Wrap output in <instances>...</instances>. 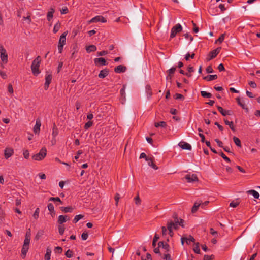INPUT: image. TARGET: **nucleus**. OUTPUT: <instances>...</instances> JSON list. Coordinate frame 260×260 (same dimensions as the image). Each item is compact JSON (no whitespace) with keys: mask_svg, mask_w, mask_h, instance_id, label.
I'll list each match as a JSON object with an SVG mask.
<instances>
[{"mask_svg":"<svg viewBox=\"0 0 260 260\" xmlns=\"http://www.w3.org/2000/svg\"><path fill=\"white\" fill-rule=\"evenodd\" d=\"M180 221H179L178 219L177 220L175 219V222H173L172 221H168L167 223V229L169 231V234L170 237H172L173 235V230H176L178 228V225H180L181 226H183V220L182 219H179Z\"/></svg>","mask_w":260,"mask_h":260,"instance_id":"obj_1","label":"nucleus"},{"mask_svg":"<svg viewBox=\"0 0 260 260\" xmlns=\"http://www.w3.org/2000/svg\"><path fill=\"white\" fill-rule=\"evenodd\" d=\"M41 61V57L38 56L33 61L31 66V69L34 75H38L40 71L39 70V67Z\"/></svg>","mask_w":260,"mask_h":260,"instance_id":"obj_2","label":"nucleus"},{"mask_svg":"<svg viewBox=\"0 0 260 260\" xmlns=\"http://www.w3.org/2000/svg\"><path fill=\"white\" fill-rule=\"evenodd\" d=\"M68 34V31H66L64 32L60 37L58 44V49L59 53H62L63 51V46L66 42V36Z\"/></svg>","mask_w":260,"mask_h":260,"instance_id":"obj_3","label":"nucleus"},{"mask_svg":"<svg viewBox=\"0 0 260 260\" xmlns=\"http://www.w3.org/2000/svg\"><path fill=\"white\" fill-rule=\"evenodd\" d=\"M47 154V149L45 147H43L40 150V152L38 153H37L35 155H34L32 156L33 159L37 161L41 160L43 159Z\"/></svg>","mask_w":260,"mask_h":260,"instance_id":"obj_4","label":"nucleus"},{"mask_svg":"<svg viewBox=\"0 0 260 260\" xmlns=\"http://www.w3.org/2000/svg\"><path fill=\"white\" fill-rule=\"evenodd\" d=\"M182 30V27L181 25L178 23L175 26H174L171 30L170 38H174L177 33L181 32Z\"/></svg>","mask_w":260,"mask_h":260,"instance_id":"obj_5","label":"nucleus"},{"mask_svg":"<svg viewBox=\"0 0 260 260\" xmlns=\"http://www.w3.org/2000/svg\"><path fill=\"white\" fill-rule=\"evenodd\" d=\"M0 53L2 61L4 63H7L8 62V54L6 50L2 46L0 47Z\"/></svg>","mask_w":260,"mask_h":260,"instance_id":"obj_6","label":"nucleus"},{"mask_svg":"<svg viewBox=\"0 0 260 260\" xmlns=\"http://www.w3.org/2000/svg\"><path fill=\"white\" fill-rule=\"evenodd\" d=\"M29 243L24 242L22 248L21 249V256L23 259H24L26 257V253L29 249Z\"/></svg>","mask_w":260,"mask_h":260,"instance_id":"obj_7","label":"nucleus"},{"mask_svg":"<svg viewBox=\"0 0 260 260\" xmlns=\"http://www.w3.org/2000/svg\"><path fill=\"white\" fill-rule=\"evenodd\" d=\"M106 19L103 17L102 16H96L93 18H92L90 21L89 23H96L98 22H101L103 23L106 22Z\"/></svg>","mask_w":260,"mask_h":260,"instance_id":"obj_8","label":"nucleus"},{"mask_svg":"<svg viewBox=\"0 0 260 260\" xmlns=\"http://www.w3.org/2000/svg\"><path fill=\"white\" fill-rule=\"evenodd\" d=\"M185 179L188 182H193L198 181V177L196 174H187L185 176Z\"/></svg>","mask_w":260,"mask_h":260,"instance_id":"obj_9","label":"nucleus"},{"mask_svg":"<svg viewBox=\"0 0 260 260\" xmlns=\"http://www.w3.org/2000/svg\"><path fill=\"white\" fill-rule=\"evenodd\" d=\"M41 122L39 118H37L36 121V124L34 127L33 131L35 134H38L40 131Z\"/></svg>","mask_w":260,"mask_h":260,"instance_id":"obj_10","label":"nucleus"},{"mask_svg":"<svg viewBox=\"0 0 260 260\" xmlns=\"http://www.w3.org/2000/svg\"><path fill=\"white\" fill-rule=\"evenodd\" d=\"M220 49L219 48H217L212 51H211L208 57L207 58L208 60H210L213 58H214L217 54L219 53Z\"/></svg>","mask_w":260,"mask_h":260,"instance_id":"obj_11","label":"nucleus"},{"mask_svg":"<svg viewBox=\"0 0 260 260\" xmlns=\"http://www.w3.org/2000/svg\"><path fill=\"white\" fill-rule=\"evenodd\" d=\"M52 80L51 74H47L45 77V83L44 84V89L47 90L49 84H50Z\"/></svg>","mask_w":260,"mask_h":260,"instance_id":"obj_12","label":"nucleus"},{"mask_svg":"<svg viewBox=\"0 0 260 260\" xmlns=\"http://www.w3.org/2000/svg\"><path fill=\"white\" fill-rule=\"evenodd\" d=\"M94 63L96 66H104L106 64V61L105 58L101 57V58H96L94 59Z\"/></svg>","mask_w":260,"mask_h":260,"instance_id":"obj_13","label":"nucleus"},{"mask_svg":"<svg viewBox=\"0 0 260 260\" xmlns=\"http://www.w3.org/2000/svg\"><path fill=\"white\" fill-rule=\"evenodd\" d=\"M14 153V150L11 148H6L5 149L4 155L6 159H8Z\"/></svg>","mask_w":260,"mask_h":260,"instance_id":"obj_14","label":"nucleus"},{"mask_svg":"<svg viewBox=\"0 0 260 260\" xmlns=\"http://www.w3.org/2000/svg\"><path fill=\"white\" fill-rule=\"evenodd\" d=\"M176 70V67H173L169 70L167 71L168 75L166 77L167 80H171L173 77V74H174L175 71Z\"/></svg>","mask_w":260,"mask_h":260,"instance_id":"obj_15","label":"nucleus"},{"mask_svg":"<svg viewBox=\"0 0 260 260\" xmlns=\"http://www.w3.org/2000/svg\"><path fill=\"white\" fill-rule=\"evenodd\" d=\"M126 70V67L122 65H119L114 68V72L116 73H124Z\"/></svg>","mask_w":260,"mask_h":260,"instance_id":"obj_16","label":"nucleus"},{"mask_svg":"<svg viewBox=\"0 0 260 260\" xmlns=\"http://www.w3.org/2000/svg\"><path fill=\"white\" fill-rule=\"evenodd\" d=\"M217 109L219 112L224 116H225L226 115H231L232 114V112L231 111L224 110L220 106H218Z\"/></svg>","mask_w":260,"mask_h":260,"instance_id":"obj_17","label":"nucleus"},{"mask_svg":"<svg viewBox=\"0 0 260 260\" xmlns=\"http://www.w3.org/2000/svg\"><path fill=\"white\" fill-rule=\"evenodd\" d=\"M179 146L183 149L190 150L191 149V145L186 142H181L179 144Z\"/></svg>","mask_w":260,"mask_h":260,"instance_id":"obj_18","label":"nucleus"},{"mask_svg":"<svg viewBox=\"0 0 260 260\" xmlns=\"http://www.w3.org/2000/svg\"><path fill=\"white\" fill-rule=\"evenodd\" d=\"M109 72V70L108 69L102 70L100 71L98 76L100 78H104L108 75Z\"/></svg>","mask_w":260,"mask_h":260,"instance_id":"obj_19","label":"nucleus"},{"mask_svg":"<svg viewBox=\"0 0 260 260\" xmlns=\"http://www.w3.org/2000/svg\"><path fill=\"white\" fill-rule=\"evenodd\" d=\"M236 101H237L238 104L240 106H241L243 109L247 110V108H246V106L245 105V102L243 100V99H241L240 98H237L236 99Z\"/></svg>","mask_w":260,"mask_h":260,"instance_id":"obj_20","label":"nucleus"},{"mask_svg":"<svg viewBox=\"0 0 260 260\" xmlns=\"http://www.w3.org/2000/svg\"><path fill=\"white\" fill-rule=\"evenodd\" d=\"M55 12V10L53 8L51 7L50 8V11L48 12L47 14V19L48 21H50L53 17V14Z\"/></svg>","mask_w":260,"mask_h":260,"instance_id":"obj_21","label":"nucleus"},{"mask_svg":"<svg viewBox=\"0 0 260 260\" xmlns=\"http://www.w3.org/2000/svg\"><path fill=\"white\" fill-rule=\"evenodd\" d=\"M69 219V218H68V216L66 215H60L58 217V222L61 224Z\"/></svg>","mask_w":260,"mask_h":260,"instance_id":"obj_22","label":"nucleus"},{"mask_svg":"<svg viewBox=\"0 0 260 260\" xmlns=\"http://www.w3.org/2000/svg\"><path fill=\"white\" fill-rule=\"evenodd\" d=\"M240 203V200L239 198H237L235 200L232 201L230 204L231 207L235 208L237 207Z\"/></svg>","mask_w":260,"mask_h":260,"instance_id":"obj_23","label":"nucleus"},{"mask_svg":"<svg viewBox=\"0 0 260 260\" xmlns=\"http://www.w3.org/2000/svg\"><path fill=\"white\" fill-rule=\"evenodd\" d=\"M201 201H196L194 203V205L192 208V210H191L192 212L195 213L198 210L199 207L201 206Z\"/></svg>","mask_w":260,"mask_h":260,"instance_id":"obj_24","label":"nucleus"},{"mask_svg":"<svg viewBox=\"0 0 260 260\" xmlns=\"http://www.w3.org/2000/svg\"><path fill=\"white\" fill-rule=\"evenodd\" d=\"M204 80H206L208 81L216 80L217 79V75H207L203 78Z\"/></svg>","mask_w":260,"mask_h":260,"instance_id":"obj_25","label":"nucleus"},{"mask_svg":"<svg viewBox=\"0 0 260 260\" xmlns=\"http://www.w3.org/2000/svg\"><path fill=\"white\" fill-rule=\"evenodd\" d=\"M159 247H162L164 249L166 250L167 251H169V245L167 243H165L164 242H159L158 244Z\"/></svg>","mask_w":260,"mask_h":260,"instance_id":"obj_26","label":"nucleus"},{"mask_svg":"<svg viewBox=\"0 0 260 260\" xmlns=\"http://www.w3.org/2000/svg\"><path fill=\"white\" fill-rule=\"evenodd\" d=\"M224 121L226 125H228L229 126L230 128L231 129L232 131H233V132L235 131L236 129H235V128L234 125V123H233V121L230 122L226 119H224Z\"/></svg>","mask_w":260,"mask_h":260,"instance_id":"obj_27","label":"nucleus"},{"mask_svg":"<svg viewBox=\"0 0 260 260\" xmlns=\"http://www.w3.org/2000/svg\"><path fill=\"white\" fill-rule=\"evenodd\" d=\"M44 234V231L43 230H39L38 231L36 236H35V239L38 240L40 239L42 236Z\"/></svg>","mask_w":260,"mask_h":260,"instance_id":"obj_28","label":"nucleus"},{"mask_svg":"<svg viewBox=\"0 0 260 260\" xmlns=\"http://www.w3.org/2000/svg\"><path fill=\"white\" fill-rule=\"evenodd\" d=\"M30 237H31L30 230V229H29L28 231H27L26 233L24 242H28V243H30Z\"/></svg>","mask_w":260,"mask_h":260,"instance_id":"obj_29","label":"nucleus"},{"mask_svg":"<svg viewBox=\"0 0 260 260\" xmlns=\"http://www.w3.org/2000/svg\"><path fill=\"white\" fill-rule=\"evenodd\" d=\"M51 250L50 248H47L46 249V253L44 256L45 260H50L51 258Z\"/></svg>","mask_w":260,"mask_h":260,"instance_id":"obj_30","label":"nucleus"},{"mask_svg":"<svg viewBox=\"0 0 260 260\" xmlns=\"http://www.w3.org/2000/svg\"><path fill=\"white\" fill-rule=\"evenodd\" d=\"M61 27V23L59 21H58L55 25L53 28V31L54 34L57 33Z\"/></svg>","mask_w":260,"mask_h":260,"instance_id":"obj_31","label":"nucleus"},{"mask_svg":"<svg viewBox=\"0 0 260 260\" xmlns=\"http://www.w3.org/2000/svg\"><path fill=\"white\" fill-rule=\"evenodd\" d=\"M86 50L88 53L94 52L96 50V47L94 45H91L87 47Z\"/></svg>","mask_w":260,"mask_h":260,"instance_id":"obj_32","label":"nucleus"},{"mask_svg":"<svg viewBox=\"0 0 260 260\" xmlns=\"http://www.w3.org/2000/svg\"><path fill=\"white\" fill-rule=\"evenodd\" d=\"M148 161V164L149 166L151 167L153 169L155 170H157L158 169V167L156 166V165L153 162V160L152 158L150 157L149 158V161Z\"/></svg>","mask_w":260,"mask_h":260,"instance_id":"obj_33","label":"nucleus"},{"mask_svg":"<svg viewBox=\"0 0 260 260\" xmlns=\"http://www.w3.org/2000/svg\"><path fill=\"white\" fill-rule=\"evenodd\" d=\"M125 88H126V85H123V87L120 89V95L122 98V100H123V101L125 100Z\"/></svg>","mask_w":260,"mask_h":260,"instance_id":"obj_34","label":"nucleus"},{"mask_svg":"<svg viewBox=\"0 0 260 260\" xmlns=\"http://www.w3.org/2000/svg\"><path fill=\"white\" fill-rule=\"evenodd\" d=\"M146 92L149 98L151 97L152 95L151 87L149 85L146 86Z\"/></svg>","mask_w":260,"mask_h":260,"instance_id":"obj_35","label":"nucleus"},{"mask_svg":"<svg viewBox=\"0 0 260 260\" xmlns=\"http://www.w3.org/2000/svg\"><path fill=\"white\" fill-rule=\"evenodd\" d=\"M58 128L56 127L55 125L54 124V126L52 128V136L53 138H55L58 135Z\"/></svg>","mask_w":260,"mask_h":260,"instance_id":"obj_36","label":"nucleus"},{"mask_svg":"<svg viewBox=\"0 0 260 260\" xmlns=\"http://www.w3.org/2000/svg\"><path fill=\"white\" fill-rule=\"evenodd\" d=\"M154 126L156 127H158L159 126L162 127H166L167 126V123L165 121H160L159 122H155L154 123Z\"/></svg>","mask_w":260,"mask_h":260,"instance_id":"obj_37","label":"nucleus"},{"mask_svg":"<svg viewBox=\"0 0 260 260\" xmlns=\"http://www.w3.org/2000/svg\"><path fill=\"white\" fill-rule=\"evenodd\" d=\"M201 94L204 98H210L212 97V94L210 93L207 92L205 91H201Z\"/></svg>","mask_w":260,"mask_h":260,"instance_id":"obj_38","label":"nucleus"},{"mask_svg":"<svg viewBox=\"0 0 260 260\" xmlns=\"http://www.w3.org/2000/svg\"><path fill=\"white\" fill-rule=\"evenodd\" d=\"M233 141L237 146L240 147H241V141L238 138L234 136L233 137Z\"/></svg>","mask_w":260,"mask_h":260,"instance_id":"obj_39","label":"nucleus"},{"mask_svg":"<svg viewBox=\"0 0 260 260\" xmlns=\"http://www.w3.org/2000/svg\"><path fill=\"white\" fill-rule=\"evenodd\" d=\"M40 213V209L39 208H36L35 212L33 214V217L35 219H37L39 218Z\"/></svg>","mask_w":260,"mask_h":260,"instance_id":"obj_40","label":"nucleus"},{"mask_svg":"<svg viewBox=\"0 0 260 260\" xmlns=\"http://www.w3.org/2000/svg\"><path fill=\"white\" fill-rule=\"evenodd\" d=\"M62 211L67 213V212H72L73 210V208L72 207H62Z\"/></svg>","mask_w":260,"mask_h":260,"instance_id":"obj_41","label":"nucleus"},{"mask_svg":"<svg viewBox=\"0 0 260 260\" xmlns=\"http://www.w3.org/2000/svg\"><path fill=\"white\" fill-rule=\"evenodd\" d=\"M83 218V215L81 214L77 215L75 216L73 219V222L77 223L79 220Z\"/></svg>","mask_w":260,"mask_h":260,"instance_id":"obj_42","label":"nucleus"},{"mask_svg":"<svg viewBox=\"0 0 260 260\" xmlns=\"http://www.w3.org/2000/svg\"><path fill=\"white\" fill-rule=\"evenodd\" d=\"M247 194L248 195H259L258 191L255 190H248L246 192Z\"/></svg>","mask_w":260,"mask_h":260,"instance_id":"obj_43","label":"nucleus"},{"mask_svg":"<svg viewBox=\"0 0 260 260\" xmlns=\"http://www.w3.org/2000/svg\"><path fill=\"white\" fill-rule=\"evenodd\" d=\"M194 239L192 236H189L188 238H185V242L187 244H189L191 242H194Z\"/></svg>","mask_w":260,"mask_h":260,"instance_id":"obj_44","label":"nucleus"},{"mask_svg":"<svg viewBox=\"0 0 260 260\" xmlns=\"http://www.w3.org/2000/svg\"><path fill=\"white\" fill-rule=\"evenodd\" d=\"M65 255L68 258H71L73 255V252L72 250L69 249L66 252Z\"/></svg>","mask_w":260,"mask_h":260,"instance_id":"obj_45","label":"nucleus"},{"mask_svg":"<svg viewBox=\"0 0 260 260\" xmlns=\"http://www.w3.org/2000/svg\"><path fill=\"white\" fill-rule=\"evenodd\" d=\"M23 20L27 21V23L29 24L31 22V19L30 18V13H28V15L27 17H23Z\"/></svg>","mask_w":260,"mask_h":260,"instance_id":"obj_46","label":"nucleus"},{"mask_svg":"<svg viewBox=\"0 0 260 260\" xmlns=\"http://www.w3.org/2000/svg\"><path fill=\"white\" fill-rule=\"evenodd\" d=\"M159 239V237L157 234H155L153 238V242H152V246L153 247H155L156 246V243L158 241Z\"/></svg>","mask_w":260,"mask_h":260,"instance_id":"obj_47","label":"nucleus"},{"mask_svg":"<svg viewBox=\"0 0 260 260\" xmlns=\"http://www.w3.org/2000/svg\"><path fill=\"white\" fill-rule=\"evenodd\" d=\"M93 124V122L91 121H89L87 123H85L84 125V128L85 129H88L90 128Z\"/></svg>","mask_w":260,"mask_h":260,"instance_id":"obj_48","label":"nucleus"},{"mask_svg":"<svg viewBox=\"0 0 260 260\" xmlns=\"http://www.w3.org/2000/svg\"><path fill=\"white\" fill-rule=\"evenodd\" d=\"M193 251L195 253L199 254L200 253V249L199 248V243H197L196 246L193 247Z\"/></svg>","mask_w":260,"mask_h":260,"instance_id":"obj_49","label":"nucleus"},{"mask_svg":"<svg viewBox=\"0 0 260 260\" xmlns=\"http://www.w3.org/2000/svg\"><path fill=\"white\" fill-rule=\"evenodd\" d=\"M139 158H140V159H142V158H145V160H146V161H149V158L150 157H147V155H146V154L145 153L142 152V153H141L140 154V155Z\"/></svg>","mask_w":260,"mask_h":260,"instance_id":"obj_50","label":"nucleus"},{"mask_svg":"<svg viewBox=\"0 0 260 260\" xmlns=\"http://www.w3.org/2000/svg\"><path fill=\"white\" fill-rule=\"evenodd\" d=\"M220 156L227 162H230L231 160L222 152L220 153Z\"/></svg>","mask_w":260,"mask_h":260,"instance_id":"obj_51","label":"nucleus"},{"mask_svg":"<svg viewBox=\"0 0 260 260\" xmlns=\"http://www.w3.org/2000/svg\"><path fill=\"white\" fill-rule=\"evenodd\" d=\"M23 154L24 157L25 159H28L29 158V151L28 150H26L24 151L23 153Z\"/></svg>","mask_w":260,"mask_h":260,"instance_id":"obj_52","label":"nucleus"},{"mask_svg":"<svg viewBox=\"0 0 260 260\" xmlns=\"http://www.w3.org/2000/svg\"><path fill=\"white\" fill-rule=\"evenodd\" d=\"M83 154V151L81 150H79L77 151L76 155L75 156L74 158L76 160H78L79 158V156Z\"/></svg>","mask_w":260,"mask_h":260,"instance_id":"obj_53","label":"nucleus"},{"mask_svg":"<svg viewBox=\"0 0 260 260\" xmlns=\"http://www.w3.org/2000/svg\"><path fill=\"white\" fill-rule=\"evenodd\" d=\"M8 92L12 94L14 92V90H13V86L12 85V84H9L8 86Z\"/></svg>","mask_w":260,"mask_h":260,"instance_id":"obj_54","label":"nucleus"},{"mask_svg":"<svg viewBox=\"0 0 260 260\" xmlns=\"http://www.w3.org/2000/svg\"><path fill=\"white\" fill-rule=\"evenodd\" d=\"M64 228L63 226L62 225H59L58 226V231H59V233L60 234V235H63V234L64 233Z\"/></svg>","mask_w":260,"mask_h":260,"instance_id":"obj_55","label":"nucleus"},{"mask_svg":"<svg viewBox=\"0 0 260 260\" xmlns=\"http://www.w3.org/2000/svg\"><path fill=\"white\" fill-rule=\"evenodd\" d=\"M47 207H48V210L50 212H53L54 211V206L52 204H51V203L48 204Z\"/></svg>","mask_w":260,"mask_h":260,"instance_id":"obj_56","label":"nucleus"},{"mask_svg":"<svg viewBox=\"0 0 260 260\" xmlns=\"http://www.w3.org/2000/svg\"><path fill=\"white\" fill-rule=\"evenodd\" d=\"M69 12L68 9L67 7H63L61 10L60 13L61 14H65L68 13Z\"/></svg>","mask_w":260,"mask_h":260,"instance_id":"obj_57","label":"nucleus"},{"mask_svg":"<svg viewBox=\"0 0 260 260\" xmlns=\"http://www.w3.org/2000/svg\"><path fill=\"white\" fill-rule=\"evenodd\" d=\"M224 34L221 35L218 40L216 41V42H219L220 43H221L224 39Z\"/></svg>","mask_w":260,"mask_h":260,"instance_id":"obj_58","label":"nucleus"},{"mask_svg":"<svg viewBox=\"0 0 260 260\" xmlns=\"http://www.w3.org/2000/svg\"><path fill=\"white\" fill-rule=\"evenodd\" d=\"M162 258L165 260H172L171 255L168 253L165 254Z\"/></svg>","mask_w":260,"mask_h":260,"instance_id":"obj_59","label":"nucleus"},{"mask_svg":"<svg viewBox=\"0 0 260 260\" xmlns=\"http://www.w3.org/2000/svg\"><path fill=\"white\" fill-rule=\"evenodd\" d=\"M206 70L207 73H212L213 72V70L211 66H208Z\"/></svg>","mask_w":260,"mask_h":260,"instance_id":"obj_60","label":"nucleus"},{"mask_svg":"<svg viewBox=\"0 0 260 260\" xmlns=\"http://www.w3.org/2000/svg\"><path fill=\"white\" fill-rule=\"evenodd\" d=\"M174 98L175 99H181V100L184 99L183 95H182L181 94H179V93H176Z\"/></svg>","mask_w":260,"mask_h":260,"instance_id":"obj_61","label":"nucleus"},{"mask_svg":"<svg viewBox=\"0 0 260 260\" xmlns=\"http://www.w3.org/2000/svg\"><path fill=\"white\" fill-rule=\"evenodd\" d=\"M88 235L87 233L83 232L82 234L81 237H82V240H86L88 238Z\"/></svg>","mask_w":260,"mask_h":260,"instance_id":"obj_62","label":"nucleus"},{"mask_svg":"<svg viewBox=\"0 0 260 260\" xmlns=\"http://www.w3.org/2000/svg\"><path fill=\"white\" fill-rule=\"evenodd\" d=\"M184 36L185 39H189L190 41H192L193 40V37L191 35L188 34H184Z\"/></svg>","mask_w":260,"mask_h":260,"instance_id":"obj_63","label":"nucleus"},{"mask_svg":"<svg viewBox=\"0 0 260 260\" xmlns=\"http://www.w3.org/2000/svg\"><path fill=\"white\" fill-rule=\"evenodd\" d=\"M134 201L136 204L139 205L140 204L141 200L139 196H136L134 198Z\"/></svg>","mask_w":260,"mask_h":260,"instance_id":"obj_64","label":"nucleus"}]
</instances>
